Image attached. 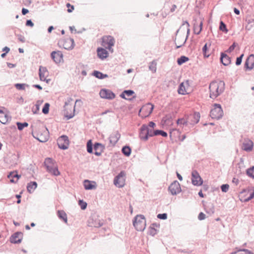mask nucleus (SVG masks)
<instances>
[{"label":"nucleus","instance_id":"f257e3e1","mask_svg":"<svg viewBox=\"0 0 254 254\" xmlns=\"http://www.w3.org/2000/svg\"><path fill=\"white\" fill-rule=\"evenodd\" d=\"M224 88V80H213L209 85L210 97L216 98L223 92Z\"/></svg>","mask_w":254,"mask_h":254},{"label":"nucleus","instance_id":"f03ea898","mask_svg":"<svg viewBox=\"0 0 254 254\" xmlns=\"http://www.w3.org/2000/svg\"><path fill=\"white\" fill-rule=\"evenodd\" d=\"M44 164L49 173L56 176H59L60 174L57 165L52 159L50 158H46L45 160Z\"/></svg>","mask_w":254,"mask_h":254},{"label":"nucleus","instance_id":"7ed1b4c3","mask_svg":"<svg viewBox=\"0 0 254 254\" xmlns=\"http://www.w3.org/2000/svg\"><path fill=\"white\" fill-rule=\"evenodd\" d=\"M133 225L136 230L142 231L145 228V220L143 215H137L133 221Z\"/></svg>","mask_w":254,"mask_h":254},{"label":"nucleus","instance_id":"20e7f679","mask_svg":"<svg viewBox=\"0 0 254 254\" xmlns=\"http://www.w3.org/2000/svg\"><path fill=\"white\" fill-rule=\"evenodd\" d=\"M115 39L111 36H105L102 38V45L112 53L113 52L112 46L114 45Z\"/></svg>","mask_w":254,"mask_h":254},{"label":"nucleus","instance_id":"39448f33","mask_svg":"<svg viewBox=\"0 0 254 254\" xmlns=\"http://www.w3.org/2000/svg\"><path fill=\"white\" fill-rule=\"evenodd\" d=\"M223 114V112L220 104H215L210 112V116L212 119H219Z\"/></svg>","mask_w":254,"mask_h":254},{"label":"nucleus","instance_id":"423d86ee","mask_svg":"<svg viewBox=\"0 0 254 254\" xmlns=\"http://www.w3.org/2000/svg\"><path fill=\"white\" fill-rule=\"evenodd\" d=\"M126 173L124 171H121L114 179V184L118 188H122L125 185Z\"/></svg>","mask_w":254,"mask_h":254},{"label":"nucleus","instance_id":"0eeeda50","mask_svg":"<svg viewBox=\"0 0 254 254\" xmlns=\"http://www.w3.org/2000/svg\"><path fill=\"white\" fill-rule=\"evenodd\" d=\"M75 105L72 109V106L67 102H65L64 106V115L67 119H71L74 116Z\"/></svg>","mask_w":254,"mask_h":254},{"label":"nucleus","instance_id":"6e6552de","mask_svg":"<svg viewBox=\"0 0 254 254\" xmlns=\"http://www.w3.org/2000/svg\"><path fill=\"white\" fill-rule=\"evenodd\" d=\"M57 143L60 148L65 150L68 148L69 140L67 136L62 135L57 140Z\"/></svg>","mask_w":254,"mask_h":254},{"label":"nucleus","instance_id":"1a4fd4ad","mask_svg":"<svg viewBox=\"0 0 254 254\" xmlns=\"http://www.w3.org/2000/svg\"><path fill=\"white\" fill-rule=\"evenodd\" d=\"M191 182L194 186H199L203 183V181L199 174L196 170L192 171L191 173Z\"/></svg>","mask_w":254,"mask_h":254},{"label":"nucleus","instance_id":"9d476101","mask_svg":"<svg viewBox=\"0 0 254 254\" xmlns=\"http://www.w3.org/2000/svg\"><path fill=\"white\" fill-rule=\"evenodd\" d=\"M169 190L172 195H176L181 191L180 184L177 181H174L169 187Z\"/></svg>","mask_w":254,"mask_h":254},{"label":"nucleus","instance_id":"9b49d317","mask_svg":"<svg viewBox=\"0 0 254 254\" xmlns=\"http://www.w3.org/2000/svg\"><path fill=\"white\" fill-rule=\"evenodd\" d=\"M11 120V117L5 108L0 109V122L5 124Z\"/></svg>","mask_w":254,"mask_h":254},{"label":"nucleus","instance_id":"f8f14e48","mask_svg":"<svg viewBox=\"0 0 254 254\" xmlns=\"http://www.w3.org/2000/svg\"><path fill=\"white\" fill-rule=\"evenodd\" d=\"M32 134L34 138H36L41 142H45L47 141L49 138L48 131L47 129H46L42 133L39 134L33 132Z\"/></svg>","mask_w":254,"mask_h":254},{"label":"nucleus","instance_id":"ddd939ff","mask_svg":"<svg viewBox=\"0 0 254 254\" xmlns=\"http://www.w3.org/2000/svg\"><path fill=\"white\" fill-rule=\"evenodd\" d=\"M153 108L154 106L152 104L149 103L143 106L139 110V112H143L144 114V116L145 117H148L152 112Z\"/></svg>","mask_w":254,"mask_h":254},{"label":"nucleus","instance_id":"4468645a","mask_svg":"<svg viewBox=\"0 0 254 254\" xmlns=\"http://www.w3.org/2000/svg\"><path fill=\"white\" fill-rule=\"evenodd\" d=\"M189 80H186L180 84L178 92L182 95H185L189 93Z\"/></svg>","mask_w":254,"mask_h":254},{"label":"nucleus","instance_id":"2eb2a0df","mask_svg":"<svg viewBox=\"0 0 254 254\" xmlns=\"http://www.w3.org/2000/svg\"><path fill=\"white\" fill-rule=\"evenodd\" d=\"M100 96L102 98L113 99L115 98V95L111 91L107 89H103L100 93Z\"/></svg>","mask_w":254,"mask_h":254},{"label":"nucleus","instance_id":"dca6fc26","mask_svg":"<svg viewBox=\"0 0 254 254\" xmlns=\"http://www.w3.org/2000/svg\"><path fill=\"white\" fill-rule=\"evenodd\" d=\"M254 67V55L251 54L246 59L245 64L244 68L246 69L251 70Z\"/></svg>","mask_w":254,"mask_h":254},{"label":"nucleus","instance_id":"f3484780","mask_svg":"<svg viewBox=\"0 0 254 254\" xmlns=\"http://www.w3.org/2000/svg\"><path fill=\"white\" fill-rule=\"evenodd\" d=\"M190 124L194 125L197 124L200 119V114L199 113L195 112L187 117Z\"/></svg>","mask_w":254,"mask_h":254},{"label":"nucleus","instance_id":"a211bd4d","mask_svg":"<svg viewBox=\"0 0 254 254\" xmlns=\"http://www.w3.org/2000/svg\"><path fill=\"white\" fill-rule=\"evenodd\" d=\"M254 143L253 141L249 139H245L242 144V149L247 151L250 152L253 150Z\"/></svg>","mask_w":254,"mask_h":254},{"label":"nucleus","instance_id":"6ab92c4d","mask_svg":"<svg viewBox=\"0 0 254 254\" xmlns=\"http://www.w3.org/2000/svg\"><path fill=\"white\" fill-rule=\"evenodd\" d=\"M83 186L86 190H95L97 188L95 182L91 181L88 180H85L83 181Z\"/></svg>","mask_w":254,"mask_h":254},{"label":"nucleus","instance_id":"aec40b11","mask_svg":"<svg viewBox=\"0 0 254 254\" xmlns=\"http://www.w3.org/2000/svg\"><path fill=\"white\" fill-rule=\"evenodd\" d=\"M51 57L56 63H59L63 59V55L59 51L52 52L51 54Z\"/></svg>","mask_w":254,"mask_h":254},{"label":"nucleus","instance_id":"412c9836","mask_svg":"<svg viewBox=\"0 0 254 254\" xmlns=\"http://www.w3.org/2000/svg\"><path fill=\"white\" fill-rule=\"evenodd\" d=\"M74 40L72 38L66 39L63 44L64 48L68 50H72L74 47Z\"/></svg>","mask_w":254,"mask_h":254},{"label":"nucleus","instance_id":"4be33fe9","mask_svg":"<svg viewBox=\"0 0 254 254\" xmlns=\"http://www.w3.org/2000/svg\"><path fill=\"white\" fill-rule=\"evenodd\" d=\"M147 125H143L140 128V131L139 133V136L141 139L144 141L147 140L148 139V136L146 132Z\"/></svg>","mask_w":254,"mask_h":254},{"label":"nucleus","instance_id":"5701e85b","mask_svg":"<svg viewBox=\"0 0 254 254\" xmlns=\"http://www.w3.org/2000/svg\"><path fill=\"white\" fill-rule=\"evenodd\" d=\"M120 136L121 135L118 131L113 133L109 138L110 143L115 145L119 140Z\"/></svg>","mask_w":254,"mask_h":254},{"label":"nucleus","instance_id":"b1692460","mask_svg":"<svg viewBox=\"0 0 254 254\" xmlns=\"http://www.w3.org/2000/svg\"><path fill=\"white\" fill-rule=\"evenodd\" d=\"M21 233H16L11 237L10 241L12 243L19 244L21 242Z\"/></svg>","mask_w":254,"mask_h":254},{"label":"nucleus","instance_id":"393cba45","mask_svg":"<svg viewBox=\"0 0 254 254\" xmlns=\"http://www.w3.org/2000/svg\"><path fill=\"white\" fill-rule=\"evenodd\" d=\"M97 52L98 57L101 60H104L108 56L107 51L104 48H98Z\"/></svg>","mask_w":254,"mask_h":254},{"label":"nucleus","instance_id":"a878e982","mask_svg":"<svg viewBox=\"0 0 254 254\" xmlns=\"http://www.w3.org/2000/svg\"><path fill=\"white\" fill-rule=\"evenodd\" d=\"M220 61L222 64L224 65H228L231 63V59L226 54L221 53Z\"/></svg>","mask_w":254,"mask_h":254},{"label":"nucleus","instance_id":"bb28decb","mask_svg":"<svg viewBox=\"0 0 254 254\" xmlns=\"http://www.w3.org/2000/svg\"><path fill=\"white\" fill-rule=\"evenodd\" d=\"M134 92L131 90H124L120 95V97L126 100H131V99L128 97L132 96Z\"/></svg>","mask_w":254,"mask_h":254},{"label":"nucleus","instance_id":"cd10ccee","mask_svg":"<svg viewBox=\"0 0 254 254\" xmlns=\"http://www.w3.org/2000/svg\"><path fill=\"white\" fill-rule=\"evenodd\" d=\"M90 74L100 79L108 77V75L107 74H103V73L97 70H94Z\"/></svg>","mask_w":254,"mask_h":254},{"label":"nucleus","instance_id":"c85d7f7f","mask_svg":"<svg viewBox=\"0 0 254 254\" xmlns=\"http://www.w3.org/2000/svg\"><path fill=\"white\" fill-rule=\"evenodd\" d=\"M185 25H186V27H187V34L186 37V38H185V39L184 41L183 42V44H182V45H180L177 46V47H176V48H177V49L180 48H181L183 45H184L185 44V43L186 42V41H187V39H188V36H189V33H190V29H189V26H190V24H189V23H188V21H185V22L183 23V24H182V25L181 27H182L183 26H184Z\"/></svg>","mask_w":254,"mask_h":254},{"label":"nucleus","instance_id":"c756f323","mask_svg":"<svg viewBox=\"0 0 254 254\" xmlns=\"http://www.w3.org/2000/svg\"><path fill=\"white\" fill-rule=\"evenodd\" d=\"M37 187V184L36 182H32L28 184L27 186V189L28 191L31 193L36 189Z\"/></svg>","mask_w":254,"mask_h":254},{"label":"nucleus","instance_id":"7c9ffc66","mask_svg":"<svg viewBox=\"0 0 254 254\" xmlns=\"http://www.w3.org/2000/svg\"><path fill=\"white\" fill-rule=\"evenodd\" d=\"M177 124L178 126L182 127V126H187L189 124L188 118L186 119L184 118L179 119L177 121Z\"/></svg>","mask_w":254,"mask_h":254},{"label":"nucleus","instance_id":"2f4dec72","mask_svg":"<svg viewBox=\"0 0 254 254\" xmlns=\"http://www.w3.org/2000/svg\"><path fill=\"white\" fill-rule=\"evenodd\" d=\"M202 22L201 21L198 25L197 24H194V32L196 34L198 35L202 30Z\"/></svg>","mask_w":254,"mask_h":254},{"label":"nucleus","instance_id":"473e14b6","mask_svg":"<svg viewBox=\"0 0 254 254\" xmlns=\"http://www.w3.org/2000/svg\"><path fill=\"white\" fill-rule=\"evenodd\" d=\"M58 215L59 217L63 219L64 222L67 223V219L66 213L63 210H59L58 211Z\"/></svg>","mask_w":254,"mask_h":254},{"label":"nucleus","instance_id":"72a5a7b5","mask_svg":"<svg viewBox=\"0 0 254 254\" xmlns=\"http://www.w3.org/2000/svg\"><path fill=\"white\" fill-rule=\"evenodd\" d=\"M231 254H253L251 252L247 249H240L236 252L232 253Z\"/></svg>","mask_w":254,"mask_h":254},{"label":"nucleus","instance_id":"f704fd0d","mask_svg":"<svg viewBox=\"0 0 254 254\" xmlns=\"http://www.w3.org/2000/svg\"><path fill=\"white\" fill-rule=\"evenodd\" d=\"M206 213L211 215L214 213V207L212 204H209L205 207Z\"/></svg>","mask_w":254,"mask_h":254},{"label":"nucleus","instance_id":"c9c22d12","mask_svg":"<svg viewBox=\"0 0 254 254\" xmlns=\"http://www.w3.org/2000/svg\"><path fill=\"white\" fill-rule=\"evenodd\" d=\"M189 59L187 57L182 56L180 58L178 59L177 63L179 65H181L189 61Z\"/></svg>","mask_w":254,"mask_h":254},{"label":"nucleus","instance_id":"e433bc0d","mask_svg":"<svg viewBox=\"0 0 254 254\" xmlns=\"http://www.w3.org/2000/svg\"><path fill=\"white\" fill-rule=\"evenodd\" d=\"M43 101L38 100L37 101L36 104L35 105V108H33L32 111L33 114H36L38 113L40 109V106L42 103Z\"/></svg>","mask_w":254,"mask_h":254},{"label":"nucleus","instance_id":"4c0bfd02","mask_svg":"<svg viewBox=\"0 0 254 254\" xmlns=\"http://www.w3.org/2000/svg\"><path fill=\"white\" fill-rule=\"evenodd\" d=\"M47 71V69L45 67L40 66L39 68V76H40V79H42V78H44V79H46V78H45V74L44 73Z\"/></svg>","mask_w":254,"mask_h":254},{"label":"nucleus","instance_id":"58836bf2","mask_svg":"<svg viewBox=\"0 0 254 254\" xmlns=\"http://www.w3.org/2000/svg\"><path fill=\"white\" fill-rule=\"evenodd\" d=\"M122 151L123 153L127 156H129L131 153V149L128 146L123 147Z\"/></svg>","mask_w":254,"mask_h":254},{"label":"nucleus","instance_id":"ea45409f","mask_svg":"<svg viewBox=\"0 0 254 254\" xmlns=\"http://www.w3.org/2000/svg\"><path fill=\"white\" fill-rule=\"evenodd\" d=\"M105 148V146L101 143H96L94 145L95 151H103Z\"/></svg>","mask_w":254,"mask_h":254},{"label":"nucleus","instance_id":"a19ab883","mask_svg":"<svg viewBox=\"0 0 254 254\" xmlns=\"http://www.w3.org/2000/svg\"><path fill=\"white\" fill-rule=\"evenodd\" d=\"M254 25V20H249L248 22V24L245 26L246 30L248 31H250L252 29Z\"/></svg>","mask_w":254,"mask_h":254},{"label":"nucleus","instance_id":"79ce46f5","mask_svg":"<svg viewBox=\"0 0 254 254\" xmlns=\"http://www.w3.org/2000/svg\"><path fill=\"white\" fill-rule=\"evenodd\" d=\"M28 85L23 83H17L15 84V87L17 89L19 90H24L26 87H27Z\"/></svg>","mask_w":254,"mask_h":254},{"label":"nucleus","instance_id":"37998d69","mask_svg":"<svg viewBox=\"0 0 254 254\" xmlns=\"http://www.w3.org/2000/svg\"><path fill=\"white\" fill-rule=\"evenodd\" d=\"M16 125L17 126L18 129L20 130H22L24 127H27L28 126V124L26 122L23 123L17 122Z\"/></svg>","mask_w":254,"mask_h":254},{"label":"nucleus","instance_id":"c03bdc74","mask_svg":"<svg viewBox=\"0 0 254 254\" xmlns=\"http://www.w3.org/2000/svg\"><path fill=\"white\" fill-rule=\"evenodd\" d=\"M15 173H16V171L11 172L7 176V177L10 179L11 183L16 182V181L14 180V178H15V177L14 176Z\"/></svg>","mask_w":254,"mask_h":254},{"label":"nucleus","instance_id":"a18cd8bd","mask_svg":"<svg viewBox=\"0 0 254 254\" xmlns=\"http://www.w3.org/2000/svg\"><path fill=\"white\" fill-rule=\"evenodd\" d=\"M247 174L249 177L254 178V166H253L247 170Z\"/></svg>","mask_w":254,"mask_h":254},{"label":"nucleus","instance_id":"49530a36","mask_svg":"<svg viewBox=\"0 0 254 254\" xmlns=\"http://www.w3.org/2000/svg\"><path fill=\"white\" fill-rule=\"evenodd\" d=\"M219 29L221 31L224 32L225 33H227L228 32L226 25L222 21H221L220 22Z\"/></svg>","mask_w":254,"mask_h":254},{"label":"nucleus","instance_id":"de8ad7c7","mask_svg":"<svg viewBox=\"0 0 254 254\" xmlns=\"http://www.w3.org/2000/svg\"><path fill=\"white\" fill-rule=\"evenodd\" d=\"M154 134H155V135H161L162 136H163L164 137H166L167 136V132H166L162 130H154Z\"/></svg>","mask_w":254,"mask_h":254},{"label":"nucleus","instance_id":"09e8293b","mask_svg":"<svg viewBox=\"0 0 254 254\" xmlns=\"http://www.w3.org/2000/svg\"><path fill=\"white\" fill-rule=\"evenodd\" d=\"M87 151L88 153H91L93 152V147L91 140L88 141L87 143Z\"/></svg>","mask_w":254,"mask_h":254},{"label":"nucleus","instance_id":"8fccbe9b","mask_svg":"<svg viewBox=\"0 0 254 254\" xmlns=\"http://www.w3.org/2000/svg\"><path fill=\"white\" fill-rule=\"evenodd\" d=\"M154 130H153L152 128H150L149 127L147 126V129L146 133L148 135V137L155 135V134H154Z\"/></svg>","mask_w":254,"mask_h":254},{"label":"nucleus","instance_id":"3c124183","mask_svg":"<svg viewBox=\"0 0 254 254\" xmlns=\"http://www.w3.org/2000/svg\"><path fill=\"white\" fill-rule=\"evenodd\" d=\"M50 104L48 103L45 104L44 107L42 109V112L44 114H47L49 111Z\"/></svg>","mask_w":254,"mask_h":254},{"label":"nucleus","instance_id":"603ef678","mask_svg":"<svg viewBox=\"0 0 254 254\" xmlns=\"http://www.w3.org/2000/svg\"><path fill=\"white\" fill-rule=\"evenodd\" d=\"M78 204L80 206L81 209L82 210H84L87 207V203L86 202H84L82 200H79L78 201Z\"/></svg>","mask_w":254,"mask_h":254},{"label":"nucleus","instance_id":"864d4df0","mask_svg":"<svg viewBox=\"0 0 254 254\" xmlns=\"http://www.w3.org/2000/svg\"><path fill=\"white\" fill-rule=\"evenodd\" d=\"M253 191L251 193L250 196L249 197L245 198L244 200H242V199H241V201H244V202H248L249 200H250L251 199H252V198H253L254 197V187L253 188Z\"/></svg>","mask_w":254,"mask_h":254},{"label":"nucleus","instance_id":"5fc2aeb1","mask_svg":"<svg viewBox=\"0 0 254 254\" xmlns=\"http://www.w3.org/2000/svg\"><path fill=\"white\" fill-rule=\"evenodd\" d=\"M149 68L153 72H155L156 70V64L155 63L152 62L149 66Z\"/></svg>","mask_w":254,"mask_h":254},{"label":"nucleus","instance_id":"6e6d98bb","mask_svg":"<svg viewBox=\"0 0 254 254\" xmlns=\"http://www.w3.org/2000/svg\"><path fill=\"white\" fill-rule=\"evenodd\" d=\"M229 186L228 184L222 185L221 187V190L223 192H226L228 191Z\"/></svg>","mask_w":254,"mask_h":254},{"label":"nucleus","instance_id":"4d7b16f0","mask_svg":"<svg viewBox=\"0 0 254 254\" xmlns=\"http://www.w3.org/2000/svg\"><path fill=\"white\" fill-rule=\"evenodd\" d=\"M243 56L244 54H242L240 57L237 58L236 61V64L237 65H239L241 64Z\"/></svg>","mask_w":254,"mask_h":254},{"label":"nucleus","instance_id":"13d9d810","mask_svg":"<svg viewBox=\"0 0 254 254\" xmlns=\"http://www.w3.org/2000/svg\"><path fill=\"white\" fill-rule=\"evenodd\" d=\"M184 37H182L181 36H179L178 38L177 42L175 43L176 46H179L180 45H182L183 44V42L185 40H184Z\"/></svg>","mask_w":254,"mask_h":254},{"label":"nucleus","instance_id":"bf43d9fd","mask_svg":"<svg viewBox=\"0 0 254 254\" xmlns=\"http://www.w3.org/2000/svg\"><path fill=\"white\" fill-rule=\"evenodd\" d=\"M157 218L160 219L165 220L167 218V214L166 213L159 214L157 215Z\"/></svg>","mask_w":254,"mask_h":254},{"label":"nucleus","instance_id":"052dcab7","mask_svg":"<svg viewBox=\"0 0 254 254\" xmlns=\"http://www.w3.org/2000/svg\"><path fill=\"white\" fill-rule=\"evenodd\" d=\"M66 6L68 8L67 10L68 12L70 13L73 10L74 6L73 5H70V3H66Z\"/></svg>","mask_w":254,"mask_h":254},{"label":"nucleus","instance_id":"680f3d73","mask_svg":"<svg viewBox=\"0 0 254 254\" xmlns=\"http://www.w3.org/2000/svg\"><path fill=\"white\" fill-rule=\"evenodd\" d=\"M207 50V44H205L204 46L202 48V52L203 53V55L205 57H208L209 55H206V52Z\"/></svg>","mask_w":254,"mask_h":254},{"label":"nucleus","instance_id":"e2e57ef3","mask_svg":"<svg viewBox=\"0 0 254 254\" xmlns=\"http://www.w3.org/2000/svg\"><path fill=\"white\" fill-rule=\"evenodd\" d=\"M236 47V43H234L229 48V49L227 50V52H229V53H231V52H232L235 48Z\"/></svg>","mask_w":254,"mask_h":254},{"label":"nucleus","instance_id":"0e129e2a","mask_svg":"<svg viewBox=\"0 0 254 254\" xmlns=\"http://www.w3.org/2000/svg\"><path fill=\"white\" fill-rule=\"evenodd\" d=\"M198 218L199 220H202L205 219V214H204L203 212H200L198 215Z\"/></svg>","mask_w":254,"mask_h":254},{"label":"nucleus","instance_id":"69168bd1","mask_svg":"<svg viewBox=\"0 0 254 254\" xmlns=\"http://www.w3.org/2000/svg\"><path fill=\"white\" fill-rule=\"evenodd\" d=\"M26 25L27 26L33 27L34 26V23L31 19H29L26 21Z\"/></svg>","mask_w":254,"mask_h":254},{"label":"nucleus","instance_id":"338daca9","mask_svg":"<svg viewBox=\"0 0 254 254\" xmlns=\"http://www.w3.org/2000/svg\"><path fill=\"white\" fill-rule=\"evenodd\" d=\"M149 233L150 235H151L152 236H154L156 233V230L154 228H151L150 230H149Z\"/></svg>","mask_w":254,"mask_h":254},{"label":"nucleus","instance_id":"774afa93","mask_svg":"<svg viewBox=\"0 0 254 254\" xmlns=\"http://www.w3.org/2000/svg\"><path fill=\"white\" fill-rule=\"evenodd\" d=\"M147 126L149 127L150 128L153 129L154 128V127L156 126V125H155V124L154 122H150L149 123V125H147Z\"/></svg>","mask_w":254,"mask_h":254}]
</instances>
